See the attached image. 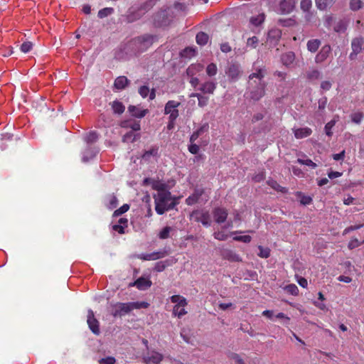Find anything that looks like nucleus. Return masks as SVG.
Returning a JSON list of instances; mask_svg holds the SVG:
<instances>
[{
    "instance_id": "f257e3e1",
    "label": "nucleus",
    "mask_w": 364,
    "mask_h": 364,
    "mask_svg": "<svg viewBox=\"0 0 364 364\" xmlns=\"http://www.w3.org/2000/svg\"><path fill=\"white\" fill-rule=\"evenodd\" d=\"M265 75L266 70L264 68H257L255 72L249 75L250 85L252 86L253 84H255V86L246 93L247 97L257 101L264 95L266 83L263 79Z\"/></svg>"
},
{
    "instance_id": "f03ea898",
    "label": "nucleus",
    "mask_w": 364,
    "mask_h": 364,
    "mask_svg": "<svg viewBox=\"0 0 364 364\" xmlns=\"http://www.w3.org/2000/svg\"><path fill=\"white\" fill-rule=\"evenodd\" d=\"M155 210L159 215H163L166 211L176 208L177 203H170L172 195L170 191L157 193L154 195Z\"/></svg>"
},
{
    "instance_id": "7ed1b4c3",
    "label": "nucleus",
    "mask_w": 364,
    "mask_h": 364,
    "mask_svg": "<svg viewBox=\"0 0 364 364\" xmlns=\"http://www.w3.org/2000/svg\"><path fill=\"white\" fill-rule=\"evenodd\" d=\"M149 304L146 301H133L127 303L118 302L113 305L112 314L114 317H121L134 309H146Z\"/></svg>"
},
{
    "instance_id": "20e7f679",
    "label": "nucleus",
    "mask_w": 364,
    "mask_h": 364,
    "mask_svg": "<svg viewBox=\"0 0 364 364\" xmlns=\"http://www.w3.org/2000/svg\"><path fill=\"white\" fill-rule=\"evenodd\" d=\"M175 18L173 11L169 9L158 11L154 18V25L157 27L169 26Z\"/></svg>"
},
{
    "instance_id": "39448f33",
    "label": "nucleus",
    "mask_w": 364,
    "mask_h": 364,
    "mask_svg": "<svg viewBox=\"0 0 364 364\" xmlns=\"http://www.w3.org/2000/svg\"><path fill=\"white\" fill-rule=\"evenodd\" d=\"M157 36L151 34H144L132 40V43L139 51H144L156 41Z\"/></svg>"
},
{
    "instance_id": "423d86ee",
    "label": "nucleus",
    "mask_w": 364,
    "mask_h": 364,
    "mask_svg": "<svg viewBox=\"0 0 364 364\" xmlns=\"http://www.w3.org/2000/svg\"><path fill=\"white\" fill-rule=\"evenodd\" d=\"M225 73L228 76L229 82H235L240 78L242 71L238 63L231 62L225 68Z\"/></svg>"
},
{
    "instance_id": "0eeeda50",
    "label": "nucleus",
    "mask_w": 364,
    "mask_h": 364,
    "mask_svg": "<svg viewBox=\"0 0 364 364\" xmlns=\"http://www.w3.org/2000/svg\"><path fill=\"white\" fill-rule=\"evenodd\" d=\"M190 219H193L196 222H200L203 225L210 227L211 225L210 215L208 210L196 209L190 214Z\"/></svg>"
},
{
    "instance_id": "6e6552de",
    "label": "nucleus",
    "mask_w": 364,
    "mask_h": 364,
    "mask_svg": "<svg viewBox=\"0 0 364 364\" xmlns=\"http://www.w3.org/2000/svg\"><path fill=\"white\" fill-rule=\"evenodd\" d=\"M135 117H129V119L122 120L120 127L126 129H132V131H139L141 129L140 119L144 115H133Z\"/></svg>"
},
{
    "instance_id": "1a4fd4ad",
    "label": "nucleus",
    "mask_w": 364,
    "mask_h": 364,
    "mask_svg": "<svg viewBox=\"0 0 364 364\" xmlns=\"http://www.w3.org/2000/svg\"><path fill=\"white\" fill-rule=\"evenodd\" d=\"M87 323L89 328L95 335H99L100 333V323L95 317L94 312L91 309L87 311Z\"/></svg>"
},
{
    "instance_id": "9d476101",
    "label": "nucleus",
    "mask_w": 364,
    "mask_h": 364,
    "mask_svg": "<svg viewBox=\"0 0 364 364\" xmlns=\"http://www.w3.org/2000/svg\"><path fill=\"white\" fill-rule=\"evenodd\" d=\"M364 46V38L363 37L355 38L351 41L352 53L350 54V58L353 59L358 53H360Z\"/></svg>"
},
{
    "instance_id": "9b49d317",
    "label": "nucleus",
    "mask_w": 364,
    "mask_h": 364,
    "mask_svg": "<svg viewBox=\"0 0 364 364\" xmlns=\"http://www.w3.org/2000/svg\"><path fill=\"white\" fill-rule=\"evenodd\" d=\"M213 215L215 221L217 223H223L228 215V213L226 208L222 207H216L213 210Z\"/></svg>"
},
{
    "instance_id": "f8f14e48",
    "label": "nucleus",
    "mask_w": 364,
    "mask_h": 364,
    "mask_svg": "<svg viewBox=\"0 0 364 364\" xmlns=\"http://www.w3.org/2000/svg\"><path fill=\"white\" fill-rule=\"evenodd\" d=\"M152 282L150 279L141 277L136 281L129 284V287H136L139 290H146L151 287Z\"/></svg>"
},
{
    "instance_id": "ddd939ff",
    "label": "nucleus",
    "mask_w": 364,
    "mask_h": 364,
    "mask_svg": "<svg viewBox=\"0 0 364 364\" xmlns=\"http://www.w3.org/2000/svg\"><path fill=\"white\" fill-rule=\"evenodd\" d=\"M295 0H282L279 3L281 14H287L291 13L295 7Z\"/></svg>"
},
{
    "instance_id": "4468645a",
    "label": "nucleus",
    "mask_w": 364,
    "mask_h": 364,
    "mask_svg": "<svg viewBox=\"0 0 364 364\" xmlns=\"http://www.w3.org/2000/svg\"><path fill=\"white\" fill-rule=\"evenodd\" d=\"M331 52V48L329 45L323 46L318 53L316 55L315 61L316 63H321L326 60Z\"/></svg>"
},
{
    "instance_id": "2eb2a0df",
    "label": "nucleus",
    "mask_w": 364,
    "mask_h": 364,
    "mask_svg": "<svg viewBox=\"0 0 364 364\" xmlns=\"http://www.w3.org/2000/svg\"><path fill=\"white\" fill-rule=\"evenodd\" d=\"M216 87V82L212 80H207L200 85L198 90L204 94H213Z\"/></svg>"
},
{
    "instance_id": "dca6fc26",
    "label": "nucleus",
    "mask_w": 364,
    "mask_h": 364,
    "mask_svg": "<svg viewBox=\"0 0 364 364\" xmlns=\"http://www.w3.org/2000/svg\"><path fill=\"white\" fill-rule=\"evenodd\" d=\"M221 256L223 259L229 260L230 262H242V258L231 250H223L221 251Z\"/></svg>"
},
{
    "instance_id": "f3484780",
    "label": "nucleus",
    "mask_w": 364,
    "mask_h": 364,
    "mask_svg": "<svg viewBox=\"0 0 364 364\" xmlns=\"http://www.w3.org/2000/svg\"><path fill=\"white\" fill-rule=\"evenodd\" d=\"M204 190L201 188L195 189L193 193L186 199L188 205H192L198 202L200 196L203 194Z\"/></svg>"
},
{
    "instance_id": "a211bd4d",
    "label": "nucleus",
    "mask_w": 364,
    "mask_h": 364,
    "mask_svg": "<svg viewBox=\"0 0 364 364\" xmlns=\"http://www.w3.org/2000/svg\"><path fill=\"white\" fill-rule=\"evenodd\" d=\"M139 94L143 97L146 98L149 96L150 100H153L156 97V90L152 89L150 90L147 85H142L139 88Z\"/></svg>"
},
{
    "instance_id": "6ab92c4d",
    "label": "nucleus",
    "mask_w": 364,
    "mask_h": 364,
    "mask_svg": "<svg viewBox=\"0 0 364 364\" xmlns=\"http://www.w3.org/2000/svg\"><path fill=\"white\" fill-rule=\"evenodd\" d=\"M181 105V102L176 100H169L165 106L164 114H178V107Z\"/></svg>"
},
{
    "instance_id": "aec40b11",
    "label": "nucleus",
    "mask_w": 364,
    "mask_h": 364,
    "mask_svg": "<svg viewBox=\"0 0 364 364\" xmlns=\"http://www.w3.org/2000/svg\"><path fill=\"white\" fill-rule=\"evenodd\" d=\"M157 0H146L139 6L138 9V11H139L141 14H144L150 9H151L155 4H156Z\"/></svg>"
},
{
    "instance_id": "412c9836",
    "label": "nucleus",
    "mask_w": 364,
    "mask_h": 364,
    "mask_svg": "<svg viewBox=\"0 0 364 364\" xmlns=\"http://www.w3.org/2000/svg\"><path fill=\"white\" fill-rule=\"evenodd\" d=\"M144 359L146 363L158 364L162 360L163 355L159 353L153 352L151 355H147Z\"/></svg>"
},
{
    "instance_id": "4be33fe9",
    "label": "nucleus",
    "mask_w": 364,
    "mask_h": 364,
    "mask_svg": "<svg viewBox=\"0 0 364 364\" xmlns=\"http://www.w3.org/2000/svg\"><path fill=\"white\" fill-rule=\"evenodd\" d=\"M105 200L106 201V206L107 208L112 210L117 208L118 205V199L114 193L107 195Z\"/></svg>"
},
{
    "instance_id": "5701e85b",
    "label": "nucleus",
    "mask_w": 364,
    "mask_h": 364,
    "mask_svg": "<svg viewBox=\"0 0 364 364\" xmlns=\"http://www.w3.org/2000/svg\"><path fill=\"white\" fill-rule=\"evenodd\" d=\"M294 136L296 139H302L311 134V129L308 127L293 129Z\"/></svg>"
},
{
    "instance_id": "b1692460",
    "label": "nucleus",
    "mask_w": 364,
    "mask_h": 364,
    "mask_svg": "<svg viewBox=\"0 0 364 364\" xmlns=\"http://www.w3.org/2000/svg\"><path fill=\"white\" fill-rule=\"evenodd\" d=\"M174 262L173 259L158 262L155 264L154 270L158 272H163L167 267L172 265Z\"/></svg>"
},
{
    "instance_id": "393cba45",
    "label": "nucleus",
    "mask_w": 364,
    "mask_h": 364,
    "mask_svg": "<svg viewBox=\"0 0 364 364\" xmlns=\"http://www.w3.org/2000/svg\"><path fill=\"white\" fill-rule=\"evenodd\" d=\"M129 83V80L125 76H119L114 81V87L117 90H122L126 87Z\"/></svg>"
},
{
    "instance_id": "a878e982",
    "label": "nucleus",
    "mask_w": 364,
    "mask_h": 364,
    "mask_svg": "<svg viewBox=\"0 0 364 364\" xmlns=\"http://www.w3.org/2000/svg\"><path fill=\"white\" fill-rule=\"evenodd\" d=\"M294 58L295 56L294 53L288 52L282 55L281 60L284 65L289 66L294 62Z\"/></svg>"
},
{
    "instance_id": "bb28decb",
    "label": "nucleus",
    "mask_w": 364,
    "mask_h": 364,
    "mask_svg": "<svg viewBox=\"0 0 364 364\" xmlns=\"http://www.w3.org/2000/svg\"><path fill=\"white\" fill-rule=\"evenodd\" d=\"M267 183L268 186H269L275 190L277 192H281L282 193H287L288 192V189L285 187L281 186L276 181L274 180H269Z\"/></svg>"
},
{
    "instance_id": "cd10ccee",
    "label": "nucleus",
    "mask_w": 364,
    "mask_h": 364,
    "mask_svg": "<svg viewBox=\"0 0 364 364\" xmlns=\"http://www.w3.org/2000/svg\"><path fill=\"white\" fill-rule=\"evenodd\" d=\"M140 137V134H134V131L131 130L126 133L122 137L123 142H134Z\"/></svg>"
},
{
    "instance_id": "c85d7f7f",
    "label": "nucleus",
    "mask_w": 364,
    "mask_h": 364,
    "mask_svg": "<svg viewBox=\"0 0 364 364\" xmlns=\"http://www.w3.org/2000/svg\"><path fill=\"white\" fill-rule=\"evenodd\" d=\"M321 45V41L318 39L309 40L307 42V49L311 52L315 53Z\"/></svg>"
},
{
    "instance_id": "c756f323",
    "label": "nucleus",
    "mask_w": 364,
    "mask_h": 364,
    "mask_svg": "<svg viewBox=\"0 0 364 364\" xmlns=\"http://www.w3.org/2000/svg\"><path fill=\"white\" fill-rule=\"evenodd\" d=\"M208 35L204 32H199L196 37V43L200 46L205 45L208 41Z\"/></svg>"
},
{
    "instance_id": "7c9ffc66",
    "label": "nucleus",
    "mask_w": 364,
    "mask_h": 364,
    "mask_svg": "<svg viewBox=\"0 0 364 364\" xmlns=\"http://www.w3.org/2000/svg\"><path fill=\"white\" fill-rule=\"evenodd\" d=\"M112 108L114 114H123L125 110V107L123 104L117 100H115L112 103Z\"/></svg>"
},
{
    "instance_id": "2f4dec72",
    "label": "nucleus",
    "mask_w": 364,
    "mask_h": 364,
    "mask_svg": "<svg viewBox=\"0 0 364 364\" xmlns=\"http://www.w3.org/2000/svg\"><path fill=\"white\" fill-rule=\"evenodd\" d=\"M203 66L200 64H192L186 70V73L189 76H193L197 72L200 71Z\"/></svg>"
},
{
    "instance_id": "473e14b6",
    "label": "nucleus",
    "mask_w": 364,
    "mask_h": 364,
    "mask_svg": "<svg viewBox=\"0 0 364 364\" xmlns=\"http://www.w3.org/2000/svg\"><path fill=\"white\" fill-rule=\"evenodd\" d=\"M99 138V134L95 132L92 131L87 134L85 140L88 144H92L95 143Z\"/></svg>"
},
{
    "instance_id": "72a5a7b5",
    "label": "nucleus",
    "mask_w": 364,
    "mask_h": 364,
    "mask_svg": "<svg viewBox=\"0 0 364 364\" xmlns=\"http://www.w3.org/2000/svg\"><path fill=\"white\" fill-rule=\"evenodd\" d=\"M152 188L158 191V193L161 192H167V185L164 183H161L159 181H154L152 183Z\"/></svg>"
},
{
    "instance_id": "f704fd0d",
    "label": "nucleus",
    "mask_w": 364,
    "mask_h": 364,
    "mask_svg": "<svg viewBox=\"0 0 364 364\" xmlns=\"http://www.w3.org/2000/svg\"><path fill=\"white\" fill-rule=\"evenodd\" d=\"M318 9L320 10L326 9L328 6H331L334 0H315Z\"/></svg>"
},
{
    "instance_id": "c9c22d12",
    "label": "nucleus",
    "mask_w": 364,
    "mask_h": 364,
    "mask_svg": "<svg viewBox=\"0 0 364 364\" xmlns=\"http://www.w3.org/2000/svg\"><path fill=\"white\" fill-rule=\"evenodd\" d=\"M205 71H206V74L210 77H214L215 75H216V74L218 73L217 65L214 63H211L208 64V66L206 67Z\"/></svg>"
},
{
    "instance_id": "e433bc0d",
    "label": "nucleus",
    "mask_w": 364,
    "mask_h": 364,
    "mask_svg": "<svg viewBox=\"0 0 364 364\" xmlns=\"http://www.w3.org/2000/svg\"><path fill=\"white\" fill-rule=\"evenodd\" d=\"M158 147H152L151 149L145 151L142 155V159L149 161L151 156H154L158 154Z\"/></svg>"
},
{
    "instance_id": "4c0bfd02",
    "label": "nucleus",
    "mask_w": 364,
    "mask_h": 364,
    "mask_svg": "<svg viewBox=\"0 0 364 364\" xmlns=\"http://www.w3.org/2000/svg\"><path fill=\"white\" fill-rule=\"evenodd\" d=\"M264 19L265 15L262 13L259 14L257 16L252 17L250 18V23L255 26H258L264 22Z\"/></svg>"
},
{
    "instance_id": "58836bf2",
    "label": "nucleus",
    "mask_w": 364,
    "mask_h": 364,
    "mask_svg": "<svg viewBox=\"0 0 364 364\" xmlns=\"http://www.w3.org/2000/svg\"><path fill=\"white\" fill-rule=\"evenodd\" d=\"M296 196L300 199L301 204L304 205H309L312 203V198L310 196H305L301 192H296Z\"/></svg>"
},
{
    "instance_id": "ea45409f",
    "label": "nucleus",
    "mask_w": 364,
    "mask_h": 364,
    "mask_svg": "<svg viewBox=\"0 0 364 364\" xmlns=\"http://www.w3.org/2000/svg\"><path fill=\"white\" fill-rule=\"evenodd\" d=\"M171 300L173 303H176L175 306H186L187 304L186 299L179 295L172 296Z\"/></svg>"
},
{
    "instance_id": "a19ab883",
    "label": "nucleus",
    "mask_w": 364,
    "mask_h": 364,
    "mask_svg": "<svg viewBox=\"0 0 364 364\" xmlns=\"http://www.w3.org/2000/svg\"><path fill=\"white\" fill-rule=\"evenodd\" d=\"M114 11V9L112 8L106 7L102 9H100L98 11L97 16L100 18H104L109 15H111Z\"/></svg>"
},
{
    "instance_id": "79ce46f5",
    "label": "nucleus",
    "mask_w": 364,
    "mask_h": 364,
    "mask_svg": "<svg viewBox=\"0 0 364 364\" xmlns=\"http://www.w3.org/2000/svg\"><path fill=\"white\" fill-rule=\"evenodd\" d=\"M284 290L289 294L296 296L299 294V289L294 284H288L284 287Z\"/></svg>"
},
{
    "instance_id": "37998d69",
    "label": "nucleus",
    "mask_w": 364,
    "mask_h": 364,
    "mask_svg": "<svg viewBox=\"0 0 364 364\" xmlns=\"http://www.w3.org/2000/svg\"><path fill=\"white\" fill-rule=\"evenodd\" d=\"M172 228L169 226H166L159 233V237L162 240L168 238L170 237V232Z\"/></svg>"
},
{
    "instance_id": "c03bdc74",
    "label": "nucleus",
    "mask_w": 364,
    "mask_h": 364,
    "mask_svg": "<svg viewBox=\"0 0 364 364\" xmlns=\"http://www.w3.org/2000/svg\"><path fill=\"white\" fill-rule=\"evenodd\" d=\"M347 29V24L343 21H338L334 26V31L337 33H344Z\"/></svg>"
},
{
    "instance_id": "a18cd8bd",
    "label": "nucleus",
    "mask_w": 364,
    "mask_h": 364,
    "mask_svg": "<svg viewBox=\"0 0 364 364\" xmlns=\"http://www.w3.org/2000/svg\"><path fill=\"white\" fill-rule=\"evenodd\" d=\"M129 209V205L128 204H124L122 206H121L119 208L114 210L113 213V217H119L123 213L127 212Z\"/></svg>"
},
{
    "instance_id": "49530a36",
    "label": "nucleus",
    "mask_w": 364,
    "mask_h": 364,
    "mask_svg": "<svg viewBox=\"0 0 364 364\" xmlns=\"http://www.w3.org/2000/svg\"><path fill=\"white\" fill-rule=\"evenodd\" d=\"M259 44V39L257 36L249 38L247 41V46L250 48H256Z\"/></svg>"
},
{
    "instance_id": "de8ad7c7",
    "label": "nucleus",
    "mask_w": 364,
    "mask_h": 364,
    "mask_svg": "<svg viewBox=\"0 0 364 364\" xmlns=\"http://www.w3.org/2000/svg\"><path fill=\"white\" fill-rule=\"evenodd\" d=\"M196 54V50L193 48L187 47L181 52V55L185 58H191Z\"/></svg>"
},
{
    "instance_id": "09e8293b",
    "label": "nucleus",
    "mask_w": 364,
    "mask_h": 364,
    "mask_svg": "<svg viewBox=\"0 0 364 364\" xmlns=\"http://www.w3.org/2000/svg\"><path fill=\"white\" fill-rule=\"evenodd\" d=\"M185 306H174L173 313L174 315L178 316L179 318L182 317L186 314L183 309Z\"/></svg>"
},
{
    "instance_id": "8fccbe9b",
    "label": "nucleus",
    "mask_w": 364,
    "mask_h": 364,
    "mask_svg": "<svg viewBox=\"0 0 364 364\" xmlns=\"http://www.w3.org/2000/svg\"><path fill=\"white\" fill-rule=\"evenodd\" d=\"M258 249L259 250V252L258 253L259 257L266 259L270 256V250L269 248L259 246Z\"/></svg>"
},
{
    "instance_id": "3c124183",
    "label": "nucleus",
    "mask_w": 364,
    "mask_h": 364,
    "mask_svg": "<svg viewBox=\"0 0 364 364\" xmlns=\"http://www.w3.org/2000/svg\"><path fill=\"white\" fill-rule=\"evenodd\" d=\"M37 107L39 108H37V111L39 112H44L47 113L49 112V108L47 107L46 102L43 100H41L39 102H37Z\"/></svg>"
},
{
    "instance_id": "603ef678",
    "label": "nucleus",
    "mask_w": 364,
    "mask_h": 364,
    "mask_svg": "<svg viewBox=\"0 0 364 364\" xmlns=\"http://www.w3.org/2000/svg\"><path fill=\"white\" fill-rule=\"evenodd\" d=\"M363 7V2L361 0H351L350 1V8L353 11H358Z\"/></svg>"
},
{
    "instance_id": "864d4df0",
    "label": "nucleus",
    "mask_w": 364,
    "mask_h": 364,
    "mask_svg": "<svg viewBox=\"0 0 364 364\" xmlns=\"http://www.w3.org/2000/svg\"><path fill=\"white\" fill-rule=\"evenodd\" d=\"M300 6L304 11H309L312 6V1L311 0H301Z\"/></svg>"
},
{
    "instance_id": "5fc2aeb1",
    "label": "nucleus",
    "mask_w": 364,
    "mask_h": 364,
    "mask_svg": "<svg viewBox=\"0 0 364 364\" xmlns=\"http://www.w3.org/2000/svg\"><path fill=\"white\" fill-rule=\"evenodd\" d=\"M320 76L321 73L316 69H313L307 73V77L310 80L318 79Z\"/></svg>"
},
{
    "instance_id": "6e6d98bb",
    "label": "nucleus",
    "mask_w": 364,
    "mask_h": 364,
    "mask_svg": "<svg viewBox=\"0 0 364 364\" xmlns=\"http://www.w3.org/2000/svg\"><path fill=\"white\" fill-rule=\"evenodd\" d=\"M33 48V43L30 41H26L21 45V50L24 53H28Z\"/></svg>"
},
{
    "instance_id": "4d7b16f0",
    "label": "nucleus",
    "mask_w": 364,
    "mask_h": 364,
    "mask_svg": "<svg viewBox=\"0 0 364 364\" xmlns=\"http://www.w3.org/2000/svg\"><path fill=\"white\" fill-rule=\"evenodd\" d=\"M336 119H332L331 121L328 122L325 126V132L326 135H328V136H331L332 135L331 129L334 127Z\"/></svg>"
},
{
    "instance_id": "13d9d810",
    "label": "nucleus",
    "mask_w": 364,
    "mask_h": 364,
    "mask_svg": "<svg viewBox=\"0 0 364 364\" xmlns=\"http://www.w3.org/2000/svg\"><path fill=\"white\" fill-rule=\"evenodd\" d=\"M233 240L238 242L249 243L251 242L252 237L250 235H240L234 237Z\"/></svg>"
},
{
    "instance_id": "bf43d9fd",
    "label": "nucleus",
    "mask_w": 364,
    "mask_h": 364,
    "mask_svg": "<svg viewBox=\"0 0 364 364\" xmlns=\"http://www.w3.org/2000/svg\"><path fill=\"white\" fill-rule=\"evenodd\" d=\"M167 255L166 251L154 252L151 253V260H156L164 257Z\"/></svg>"
},
{
    "instance_id": "052dcab7",
    "label": "nucleus",
    "mask_w": 364,
    "mask_h": 364,
    "mask_svg": "<svg viewBox=\"0 0 364 364\" xmlns=\"http://www.w3.org/2000/svg\"><path fill=\"white\" fill-rule=\"evenodd\" d=\"M178 116V115H170L169 121H168V125H167V130L168 131H171V130H173L174 129L175 122H176V117Z\"/></svg>"
},
{
    "instance_id": "680f3d73",
    "label": "nucleus",
    "mask_w": 364,
    "mask_h": 364,
    "mask_svg": "<svg viewBox=\"0 0 364 364\" xmlns=\"http://www.w3.org/2000/svg\"><path fill=\"white\" fill-rule=\"evenodd\" d=\"M297 162L300 164H304V165L311 166L314 168H315L317 166L316 164L313 162L311 159L304 160V159H298Z\"/></svg>"
},
{
    "instance_id": "e2e57ef3",
    "label": "nucleus",
    "mask_w": 364,
    "mask_h": 364,
    "mask_svg": "<svg viewBox=\"0 0 364 364\" xmlns=\"http://www.w3.org/2000/svg\"><path fill=\"white\" fill-rule=\"evenodd\" d=\"M188 149L191 154L196 155V154H198V153L200 150V147H199V145H198L193 142V143H191L188 145Z\"/></svg>"
},
{
    "instance_id": "0e129e2a",
    "label": "nucleus",
    "mask_w": 364,
    "mask_h": 364,
    "mask_svg": "<svg viewBox=\"0 0 364 364\" xmlns=\"http://www.w3.org/2000/svg\"><path fill=\"white\" fill-rule=\"evenodd\" d=\"M115 358L114 357H107L104 358H101L99 360L100 364H114Z\"/></svg>"
},
{
    "instance_id": "69168bd1",
    "label": "nucleus",
    "mask_w": 364,
    "mask_h": 364,
    "mask_svg": "<svg viewBox=\"0 0 364 364\" xmlns=\"http://www.w3.org/2000/svg\"><path fill=\"white\" fill-rule=\"evenodd\" d=\"M361 244H363L362 242H359V240L357 238H354L350 241L348 244V248L350 250H353L354 248L359 247Z\"/></svg>"
},
{
    "instance_id": "338daca9",
    "label": "nucleus",
    "mask_w": 364,
    "mask_h": 364,
    "mask_svg": "<svg viewBox=\"0 0 364 364\" xmlns=\"http://www.w3.org/2000/svg\"><path fill=\"white\" fill-rule=\"evenodd\" d=\"M230 358L235 361L237 364H245L240 356L235 353H230Z\"/></svg>"
},
{
    "instance_id": "774afa93",
    "label": "nucleus",
    "mask_w": 364,
    "mask_h": 364,
    "mask_svg": "<svg viewBox=\"0 0 364 364\" xmlns=\"http://www.w3.org/2000/svg\"><path fill=\"white\" fill-rule=\"evenodd\" d=\"M209 98L208 97L203 96V95H198V105L200 107H204L208 104Z\"/></svg>"
}]
</instances>
